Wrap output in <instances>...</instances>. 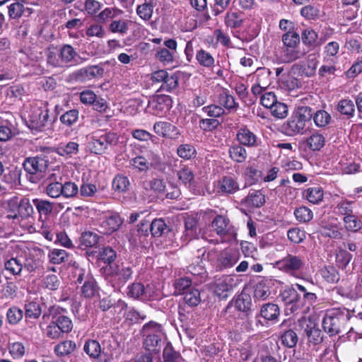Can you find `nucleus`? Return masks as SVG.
Wrapping results in <instances>:
<instances>
[{
    "mask_svg": "<svg viewBox=\"0 0 362 362\" xmlns=\"http://www.w3.org/2000/svg\"><path fill=\"white\" fill-rule=\"evenodd\" d=\"M351 317V312L346 308L339 307L328 310L322 320L323 329L330 337L339 334Z\"/></svg>",
    "mask_w": 362,
    "mask_h": 362,
    "instance_id": "f257e3e1",
    "label": "nucleus"
},
{
    "mask_svg": "<svg viewBox=\"0 0 362 362\" xmlns=\"http://www.w3.org/2000/svg\"><path fill=\"white\" fill-rule=\"evenodd\" d=\"M23 166L28 180L33 183L39 182L45 175V161L41 156L26 158Z\"/></svg>",
    "mask_w": 362,
    "mask_h": 362,
    "instance_id": "f03ea898",
    "label": "nucleus"
},
{
    "mask_svg": "<svg viewBox=\"0 0 362 362\" xmlns=\"http://www.w3.org/2000/svg\"><path fill=\"white\" fill-rule=\"evenodd\" d=\"M317 65V56L315 53H312L305 60L293 64L291 70L294 74L310 78L315 74Z\"/></svg>",
    "mask_w": 362,
    "mask_h": 362,
    "instance_id": "7ed1b4c3",
    "label": "nucleus"
},
{
    "mask_svg": "<svg viewBox=\"0 0 362 362\" xmlns=\"http://www.w3.org/2000/svg\"><path fill=\"white\" fill-rule=\"evenodd\" d=\"M172 100L169 95H156L148 100L146 111L151 115L160 116L168 111Z\"/></svg>",
    "mask_w": 362,
    "mask_h": 362,
    "instance_id": "20e7f679",
    "label": "nucleus"
},
{
    "mask_svg": "<svg viewBox=\"0 0 362 362\" xmlns=\"http://www.w3.org/2000/svg\"><path fill=\"white\" fill-rule=\"evenodd\" d=\"M48 170L47 174V194L52 198L59 197L63 192L62 177L59 169Z\"/></svg>",
    "mask_w": 362,
    "mask_h": 362,
    "instance_id": "39448f33",
    "label": "nucleus"
},
{
    "mask_svg": "<svg viewBox=\"0 0 362 362\" xmlns=\"http://www.w3.org/2000/svg\"><path fill=\"white\" fill-rule=\"evenodd\" d=\"M234 302L235 308L240 312L239 317L249 319L252 313V300L249 294L242 293L238 295L234 301H231L226 307L228 309Z\"/></svg>",
    "mask_w": 362,
    "mask_h": 362,
    "instance_id": "423d86ee",
    "label": "nucleus"
},
{
    "mask_svg": "<svg viewBox=\"0 0 362 362\" xmlns=\"http://www.w3.org/2000/svg\"><path fill=\"white\" fill-rule=\"evenodd\" d=\"M104 269L107 274L115 276L122 284L131 279L133 274L132 267L117 264L106 266Z\"/></svg>",
    "mask_w": 362,
    "mask_h": 362,
    "instance_id": "0eeeda50",
    "label": "nucleus"
},
{
    "mask_svg": "<svg viewBox=\"0 0 362 362\" xmlns=\"http://www.w3.org/2000/svg\"><path fill=\"white\" fill-rule=\"evenodd\" d=\"M276 264L280 269L289 273L301 269L304 265V260L300 256L288 254Z\"/></svg>",
    "mask_w": 362,
    "mask_h": 362,
    "instance_id": "6e6552de",
    "label": "nucleus"
},
{
    "mask_svg": "<svg viewBox=\"0 0 362 362\" xmlns=\"http://www.w3.org/2000/svg\"><path fill=\"white\" fill-rule=\"evenodd\" d=\"M44 252L40 248H33L29 251L28 255L24 257V268L28 272H33L40 267H42Z\"/></svg>",
    "mask_w": 362,
    "mask_h": 362,
    "instance_id": "1a4fd4ad",
    "label": "nucleus"
},
{
    "mask_svg": "<svg viewBox=\"0 0 362 362\" xmlns=\"http://www.w3.org/2000/svg\"><path fill=\"white\" fill-rule=\"evenodd\" d=\"M300 323L303 327H304V324H306L304 327V333L309 344L318 345L323 341L324 334L315 324H313L310 321L309 322V324H307L306 320L300 322Z\"/></svg>",
    "mask_w": 362,
    "mask_h": 362,
    "instance_id": "9d476101",
    "label": "nucleus"
},
{
    "mask_svg": "<svg viewBox=\"0 0 362 362\" xmlns=\"http://www.w3.org/2000/svg\"><path fill=\"white\" fill-rule=\"evenodd\" d=\"M234 285V279L231 276H223L216 281L214 293L220 298L226 299L233 291Z\"/></svg>",
    "mask_w": 362,
    "mask_h": 362,
    "instance_id": "9b49d317",
    "label": "nucleus"
},
{
    "mask_svg": "<svg viewBox=\"0 0 362 362\" xmlns=\"http://www.w3.org/2000/svg\"><path fill=\"white\" fill-rule=\"evenodd\" d=\"M127 296L134 299L148 301L151 298L149 291V285L146 287L139 282H135L128 286Z\"/></svg>",
    "mask_w": 362,
    "mask_h": 362,
    "instance_id": "f8f14e48",
    "label": "nucleus"
},
{
    "mask_svg": "<svg viewBox=\"0 0 362 362\" xmlns=\"http://www.w3.org/2000/svg\"><path fill=\"white\" fill-rule=\"evenodd\" d=\"M282 299L285 303L291 305V310L295 312L303 307V299L298 293L294 288H288L285 289L281 293Z\"/></svg>",
    "mask_w": 362,
    "mask_h": 362,
    "instance_id": "ddd939ff",
    "label": "nucleus"
},
{
    "mask_svg": "<svg viewBox=\"0 0 362 362\" xmlns=\"http://www.w3.org/2000/svg\"><path fill=\"white\" fill-rule=\"evenodd\" d=\"M281 131L284 134L289 136H293L297 134H303L305 132V127L297 119L296 117L292 115L281 126Z\"/></svg>",
    "mask_w": 362,
    "mask_h": 362,
    "instance_id": "4468645a",
    "label": "nucleus"
},
{
    "mask_svg": "<svg viewBox=\"0 0 362 362\" xmlns=\"http://www.w3.org/2000/svg\"><path fill=\"white\" fill-rule=\"evenodd\" d=\"M200 228L198 224V220L193 216H187L185 219V231L182 238L185 241H189L197 238L200 233Z\"/></svg>",
    "mask_w": 362,
    "mask_h": 362,
    "instance_id": "2eb2a0df",
    "label": "nucleus"
},
{
    "mask_svg": "<svg viewBox=\"0 0 362 362\" xmlns=\"http://www.w3.org/2000/svg\"><path fill=\"white\" fill-rule=\"evenodd\" d=\"M308 50L305 48L300 49V46L282 47V58L285 63H292L298 59L303 58Z\"/></svg>",
    "mask_w": 362,
    "mask_h": 362,
    "instance_id": "dca6fc26",
    "label": "nucleus"
},
{
    "mask_svg": "<svg viewBox=\"0 0 362 362\" xmlns=\"http://www.w3.org/2000/svg\"><path fill=\"white\" fill-rule=\"evenodd\" d=\"M280 308L278 305L272 303L264 304L260 309L259 314L256 316L263 317L265 320L276 322L280 316Z\"/></svg>",
    "mask_w": 362,
    "mask_h": 362,
    "instance_id": "f3484780",
    "label": "nucleus"
},
{
    "mask_svg": "<svg viewBox=\"0 0 362 362\" xmlns=\"http://www.w3.org/2000/svg\"><path fill=\"white\" fill-rule=\"evenodd\" d=\"M217 188L218 192L223 194H232L240 189L237 180L230 176H224L218 181Z\"/></svg>",
    "mask_w": 362,
    "mask_h": 362,
    "instance_id": "a211bd4d",
    "label": "nucleus"
},
{
    "mask_svg": "<svg viewBox=\"0 0 362 362\" xmlns=\"http://www.w3.org/2000/svg\"><path fill=\"white\" fill-rule=\"evenodd\" d=\"M240 203L247 207L260 208L265 203L264 195L259 190H252Z\"/></svg>",
    "mask_w": 362,
    "mask_h": 362,
    "instance_id": "6ab92c4d",
    "label": "nucleus"
},
{
    "mask_svg": "<svg viewBox=\"0 0 362 362\" xmlns=\"http://www.w3.org/2000/svg\"><path fill=\"white\" fill-rule=\"evenodd\" d=\"M144 347L147 351L152 352L153 354L159 353L161 348V343L163 339L165 337L158 336V335H144Z\"/></svg>",
    "mask_w": 362,
    "mask_h": 362,
    "instance_id": "aec40b11",
    "label": "nucleus"
},
{
    "mask_svg": "<svg viewBox=\"0 0 362 362\" xmlns=\"http://www.w3.org/2000/svg\"><path fill=\"white\" fill-rule=\"evenodd\" d=\"M211 227L220 236H224L229 233L230 221L223 216H216L211 222Z\"/></svg>",
    "mask_w": 362,
    "mask_h": 362,
    "instance_id": "412c9836",
    "label": "nucleus"
},
{
    "mask_svg": "<svg viewBox=\"0 0 362 362\" xmlns=\"http://www.w3.org/2000/svg\"><path fill=\"white\" fill-rule=\"evenodd\" d=\"M236 137L238 141L242 145L250 147L257 146V139L256 135L247 128L240 129L238 131Z\"/></svg>",
    "mask_w": 362,
    "mask_h": 362,
    "instance_id": "4be33fe9",
    "label": "nucleus"
},
{
    "mask_svg": "<svg viewBox=\"0 0 362 362\" xmlns=\"http://www.w3.org/2000/svg\"><path fill=\"white\" fill-rule=\"evenodd\" d=\"M301 40L305 47L312 49L321 44L318 42L317 33L312 28H305L302 31Z\"/></svg>",
    "mask_w": 362,
    "mask_h": 362,
    "instance_id": "5701e85b",
    "label": "nucleus"
},
{
    "mask_svg": "<svg viewBox=\"0 0 362 362\" xmlns=\"http://www.w3.org/2000/svg\"><path fill=\"white\" fill-rule=\"evenodd\" d=\"M98 288L95 279L90 274L86 275V280L81 286V295L86 298H91L98 293Z\"/></svg>",
    "mask_w": 362,
    "mask_h": 362,
    "instance_id": "b1692460",
    "label": "nucleus"
},
{
    "mask_svg": "<svg viewBox=\"0 0 362 362\" xmlns=\"http://www.w3.org/2000/svg\"><path fill=\"white\" fill-rule=\"evenodd\" d=\"M24 257H12L4 263L5 269L13 275H19L24 267Z\"/></svg>",
    "mask_w": 362,
    "mask_h": 362,
    "instance_id": "393cba45",
    "label": "nucleus"
},
{
    "mask_svg": "<svg viewBox=\"0 0 362 362\" xmlns=\"http://www.w3.org/2000/svg\"><path fill=\"white\" fill-rule=\"evenodd\" d=\"M59 46L51 44L47 47V63L53 67H62V60H60Z\"/></svg>",
    "mask_w": 362,
    "mask_h": 362,
    "instance_id": "a878e982",
    "label": "nucleus"
},
{
    "mask_svg": "<svg viewBox=\"0 0 362 362\" xmlns=\"http://www.w3.org/2000/svg\"><path fill=\"white\" fill-rule=\"evenodd\" d=\"M170 231L163 218H156L151 222V233L153 237H160Z\"/></svg>",
    "mask_w": 362,
    "mask_h": 362,
    "instance_id": "bb28decb",
    "label": "nucleus"
},
{
    "mask_svg": "<svg viewBox=\"0 0 362 362\" xmlns=\"http://www.w3.org/2000/svg\"><path fill=\"white\" fill-rule=\"evenodd\" d=\"M100 236L93 232H83L80 237V247L85 249L86 247H93L97 245Z\"/></svg>",
    "mask_w": 362,
    "mask_h": 362,
    "instance_id": "cd10ccee",
    "label": "nucleus"
},
{
    "mask_svg": "<svg viewBox=\"0 0 362 362\" xmlns=\"http://www.w3.org/2000/svg\"><path fill=\"white\" fill-rule=\"evenodd\" d=\"M76 348V343L66 340L57 344L54 348V351L57 356L63 357L70 355Z\"/></svg>",
    "mask_w": 362,
    "mask_h": 362,
    "instance_id": "c85d7f7f",
    "label": "nucleus"
},
{
    "mask_svg": "<svg viewBox=\"0 0 362 362\" xmlns=\"http://www.w3.org/2000/svg\"><path fill=\"white\" fill-rule=\"evenodd\" d=\"M142 334L144 335H158L166 337L163 325L155 321H150L146 323L141 329Z\"/></svg>",
    "mask_w": 362,
    "mask_h": 362,
    "instance_id": "c756f323",
    "label": "nucleus"
},
{
    "mask_svg": "<svg viewBox=\"0 0 362 362\" xmlns=\"http://www.w3.org/2000/svg\"><path fill=\"white\" fill-rule=\"evenodd\" d=\"M224 22L228 28H238L243 23V13L240 12L228 11L225 16Z\"/></svg>",
    "mask_w": 362,
    "mask_h": 362,
    "instance_id": "7c9ffc66",
    "label": "nucleus"
},
{
    "mask_svg": "<svg viewBox=\"0 0 362 362\" xmlns=\"http://www.w3.org/2000/svg\"><path fill=\"white\" fill-rule=\"evenodd\" d=\"M90 146L91 152L95 154H101L107 149L103 135H98L97 133L93 134L91 136Z\"/></svg>",
    "mask_w": 362,
    "mask_h": 362,
    "instance_id": "2f4dec72",
    "label": "nucleus"
},
{
    "mask_svg": "<svg viewBox=\"0 0 362 362\" xmlns=\"http://www.w3.org/2000/svg\"><path fill=\"white\" fill-rule=\"evenodd\" d=\"M283 47L300 46V37L299 34L291 28L282 35Z\"/></svg>",
    "mask_w": 362,
    "mask_h": 362,
    "instance_id": "473e14b6",
    "label": "nucleus"
},
{
    "mask_svg": "<svg viewBox=\"0 0 362 362\" xmlns=\"http://www.w3.org/2000/svg\"><path fill=\"white\" fill-rule=\"evenodd\" d=\"M337 110L341 115L350 118L354 115L355 105L352 100L344 99L338 103Z\"/></svg>",
    "mask_w": 362,
    "mask_h": 362,
    "instance_id": "72a5a7b5",
    "label": "nucleus"
},
{
    "mask_svg": "<svg viewBox=\"0 0 362 362\" xmlns=\"http://www.w3.org/2000/svg\"><path fill=\"white\" fill-rule=\"evenodd\" d=\"M280 338L282 344L288 348L296 346L298 341L297 333L291 328L284 331Z\"/></svg>",
    "mask_w": 362,
    "mask_h": 362,
    "instance_id": "f704fd0d",
    "label": "nucleus"
},
{
    "mask_svg": "<svg viewBox=\"0 0 362 362\" xmlns=\"http://www.w3.org/2000/svg\"><path fill=\"white\" fill-rule=\"evenodd\" d=\"M293 115L305 127L306 123L310 122L313 118V110L310 107L300 106Z\"/></svg>",
    "mask_w": 362,
    "mask_h": 362,
    "instance_id": "c9c22d12",
    "label": "nucleus"
},
{
    "mask_svg": "<svg viewBox=\"0 0 362 362\" xmlns=\"http://www.w3.org/2000/svg\"><path fill=\"white\" fill-rule=\"evenodd\" d=\"M307 145L308 148L313 151H320L325 144V139L323 135L315 133L307 139Z\"/></svg>",
    "mask_w": 362,
    "mask_h": 362,
    "instance_id": "e433bc0d",
    "label": "nucleus"
},
{
    "mask_svg": "<svg viewBox=\"0 0 362 362\" xmlns=\"http://www.w3.org/2000/svg\"><path fill=\"white\" fill-rule=\"evenodd\" d=\"M8 9V16L13 19L21 18L25 11L28 13H31L30 8H25L24 5L18 1L11 4Z\"/></svg>",
    "mask_w": 362,
    "mask_h": 362,
    "instance_id": "4c0bfd02",
    "label": "nucleus"
},
{
    "mask_svg": "<svg viewBox=\"0 0 362 362\" xmlns=\"http://www.w3.org/2000/svg\"><path fill=\"white\" fill-rule=\"evenodd\" d=\"M164 362H179L182 359L180 354L175 351L170 342H168L163 351Z\"/></svg>",
    "mask_w": 362,
    "mask_h": 362,
    "instance_id": "58836bf2",
    "label": "nucleus"
},
{
    "mask_svg": "<svg viewBox=\"0 0 362 362\" xmlns=\"http://www.w3.org/2000/svg\"><path fill=\"white\" fill-rule=\"evenodd\" d=\"M228 153L231 159L237 163H243L247 158L246 150L240 145L230 146Z\"/></svg>",
    "mask_w": 362,
    "mask_h": 362,
    "instance_id": "ea45409f",
    "label": "nucleus"
},
{
    "mask_svg": "<svg viewBox=\"0 0 362 362\" xmlns=\"http://www.w3.org/2000/svg\"><path fill=\"white\" fill-rule=\"evenodd\" d=\"M59 55L60 60H62V64L64 62H71L78 55L74 47L69 45H64L62 47H59Z\"/></svg>",
    "mask_w": 362,
    "mask_h": 362,
    "instance_id": "a19ab883",
    "label": "nucleus"
},
{
    "mask_svg": "<svg viewBox=\"0 0 362 362\" xmlns=\"http://www.w3.org/2000/svg\"><path fill=\"white\" fill-rule=\"evenodd\" d=\"M21 204V199L18 197L14 196L7 202L8 218H18V211Z\"/></svg>",
    "mask_w": 362,
    "mask_h": 362,
    "instance_id": "79ce46f5",
    "label": "nucleus"
},
{
    "mask_svg": "<svg viewBox=\"0 0 362 362\" xmlns=\"http://www.w3.org/2000/svg\"><path fill=\"white\" fill-rule=\"evenodd\" d=\"M313 121L318 127H325L328 125L331 121V115L325 110H320L313 112Z\"/></svg>",
    "mask_w": 362,
    "mask_h": 362,
    "instance_id": "37998d69",
    "label": "nucleus"
},
{
    "mask_svg": "<svg viewBox=\"0 0 362 362\" xmlns=\"http://www.w3.org/2000/svg\"><path fill=\"white\" fill-rule=\"evenodd\" d=\"M218 103L220 106L224 107L229 111L235 110L238 105L235 103L234 97L226 92H223L218 95Z\"/></svg>",
    "mask_w": 362,
    "mask_h": 362,
    "instance_id": "c03bdc74",
    "label": "nucleus"
},
{
    "mask_svg": "<svg viewBox=\"0 0 362 362\" xmlns=\"http://www.w3.org/2000/svg\"><path fill=\"white\" fill-rule=\"evenodd\" d=\"M175 129V127L167 122H158L154 124L155 132L163 137L170 136V134Z\"/></svg>",
    "mask_w": 362,
    "mask_h": 362,
    "instance_id": "a18cd8bd",
    "label": "nucleus"
},
{
    "mask_svg": "<svg viewBox=\"0 0 362 362\" xmlns=\"http://www.w3.org/2000/svg\"><path fill=\"white\" fill-rule=\"evenodd\" d=\"M280 80L284 87L288 90L299 88L302 86L301 81L291 74L282 75Z\"/></svg>",
    "mask_w": 362,
    "mask_h": 362,
    "instance_id": "49530a36",
    "label": "nucleus"
},
{
    "mask_svg": "<svg viewBox=\"0 0 362 362\" xmlns=\"http://www.w3.org/2000/svg\"><path fill=\"white\" fill-rule=\"evenodd\" d=\"M343 221L346 228L351 232H357L362 228V221L355 215L344 216Z\"/></svg>",
    "mask_w": 362,
    "mask_h": 362,
    "instance_id": "de8ad7c7",
    "label": "nucleus"
},
{
    "mask_svg": "<svg viewBox=\"0 0 362 362\" xmlns=\"http://www.w3.org/2000/svg\"><path fill=\"white\" fill-rule=\"evenodd\" d=\"M48 257L51 264H59L67 259L68 254L64 250L53 249L49 252Z\"/></svg>",
    "mask_w": 362,
    "mask_h": 362,
    "instance_id": "09e8293b",
    "label": "nucleus"
},
{
    "mask_svg": "<svg viewBox=\"0 0 362 362\" xmlns=\"http://www.w3.org/2000/svg\"><path fill=\"white\" fill-rule=\"evenodd\" d=\"M83 350L90 358H98L101 353L100 345L95 340H88L86 341L84 345Z\"/></svg>",
    "mask_w": 362,
    "mask_h": 362,
    "instance_id": "8fccbe9b",
    "label": "nucleus"
},
{
    "mask_svg": "<svg viewBox=\"0 0 362 362\" xmlns=\"http://www.w3.org/2000/svg\"><path fill=\"white\" fill-rule=\"evenodd\" d=\"M218 262L220 269H223L232 267L236 262L235 258L228 251H223L218 257Z\"/></svg>",
    "mask_w": 362,
    "mask_h": 362,
    "instance_id": "3c124183",
    "label": "nucleus"
},
{
    "mask_svg": "<svg viewBox=\"0 0 362 362\" xmlns=\"http://www.w3.org/2000/svg\"><path fill=\"white\" fill-rule=\"evenodd\" d=\"M129 185L130 183L127 177L122 175H116L112 181L113 189L119 192L127 191Z\"/></svg>",
    "mask_w": 362,
    "mask_h": 362,
    "instance_id": "603ef678",
    "label": "nucleus"
},
{
    "mask_svg": "<svg viewBox=\"0 0 362 362\" xmlns=\"http://www.w3.org/2000/svg\"><path fill=\"white\" fill-rule=\"evenodd\" d=\"M269 286L267 285L264 281L258 282L254 290V298L257 300H264L270 295Z\"/></svg>",
    "mask_w": 362,
    "mask_h": 362,
    "instance_id": "864d4df0",
    "label": "nucleus"
},
{
    "mask_svg": "<svg viewBox=\"0 0 362 362\" xmlns=\"http://www.w3.org/2000/svg\"><path fill=\"white\" fill-rule=\"evenodd\" d=\"M306 199L313 204H318L323 199V190L320 187L308 188L306 190Z\"/></svg>",
    "mask_w": 362,
    "mask_h": 362,
    "instance_id": "5fc2aeb1",
    "label": "nucleus"
},
{
    "mask_svg": "<svg viewBox=\"0 0 362 362\" xmlns=\"http://www.w3.org/2000/svg\"><path fill=\"white\" fill-rule=\"evenodd\" d=\"M23 312L18 307L13 306L6 312V320L11 325H17L23 318Z\"/></svg>",
    "mask_w": 362,
    "mask_h": 362,
    "instance_id": "6e6d98bb",
    "label": "nucleus"
},
{
    "mask_svg": "<svg viewBox=\"0 0 362 362\" xmlns=\"http://www.w3.org/2000/svg\"><path fill=\"white\" fill-rule=\"evenodd\" d=\"M146 189H151L158 193L164 192L166 189L165 182L162 179L153 178L144 183Z\"/></svg>",
    "mask_w": 362,
    "mask_h": 362,
    "instance_id": "4d7b16f0",
    "label": "nucleus"
},
{
    "mask_svg": "<svg viewBox=\"0 0 362 362\" xmlns=\"http://www.w3.org/2000/svg\"><path fill=\"white\" fill-rule=\"evenodd\" d=\"M153 5L151 2L139 5L136 8L137 15L144 21H148L153 15Z\"/></svg>",
    "mask_w": 362,
    "mask_h": 362,
    "instance_id": "13d9d810",
    "label": "nucleus"
},
{
    "mask_svg": "<svg viewBox=\"0 0 362 362\" xmlns=\"http://www.w3.org/2000/svg\"><path fill=\"white\" fill-rule=\"evenodd\" d=\"M323 279L328 283H336L339 280V274L334 267H327L320 272Z\"/></svg>",
    "mask_w": 362,
    "mask_h": 362,
    "instance_id": "bf43d9fd",
    "label": "nucleus"
},
{
    "mask_svg": "<svg viewBox=\"0 0 362 362\" xmlns=\"http://www.w3.org/2000/svg\"><path fill=\"white\" fill-rule=\"evenodd\" d=\"M184 300L190 306H197L201 302L200 292L197 289L191 288L185 293Z\"/></svg>",
    "mask_w": 362,
    "mask_h": 362,
    "instance_id": "052dcab7",
    "label": "nucleus"
},
{
    "mask_svg": "<svg viewBox=\"0 0 362 362\" xmlns=\"http://www.w3.org/2000/svg\"><path fill=\"white\" fill-rule=\"evenodd\" d=\"M196 59L200 65L205 67H211L214 64L212 55L204 49L197 52Z\"/></svg>",
    "mask_w": 362,
    "mask_h": 362,
    "instance_id": "680f3d73",
    "label": "nucleus"
},
{
    "mask_svg": "<svg viewBox=\"0 0 362 362\" xmlns=\"http://www.w3.org/2000/svg\"><path fill=\"white\" fill-rule=\"evenodd\" d=\"M175 54L174 51H170L167 48H161L157 51L156 57L161 63L164 64H170L174 60Z\"/></svg>",
    "mask_w": 362,
    "mask_h": 362,
    "instance_id": "e2e57ef3",
    "label": "nucleus"
},
{
    "mask_svg": "<svg viewBox=\"0 0 362 362\" xmlns=\"http://www.w3.org/2000/svg\"><path fill=\"white\" fill-rule=\"evenodd\" d=\"M353 255L345 249H340L337 253L336 262L339 267L345 269L352 259Z\"/></svg>",
    "mask_w": 362,
    "mask_h": 362,
    "instance_id": "0e129e2a",
    "label": "nucleus"
},
{
    "mask_svg": "<svg viewBox=\"0 0 362 362\" xmlns=\"http://www.w3.org/2000/svg\"><path fill=\"white\" fill-rule=\"evenodd\" d=\"M177 155L184 159H190L195 156V148L190 144H181L177 149Z\"/></svg>",
    "mask_w": 362,
    "mask_h": 362,
    "instance_id": "69168bd1",
    "label": "nucleus"
},
{
    "mask_svg": "<svg viewBox=\"0 0 362 362\" xmlns=\"http://www.w3.org/2000/svg\"><path fill=\"white\" fill-rule=\"evenodd\" d=\"M296 219L303 223L310 221L313 218L312 211L306 206H301L296 209L294 211Z\"/></svg>",
    "mask_w": 362,
    "mask_h": 362,
    "instance_id": "338daca9",
    "label": "nucleus"
},
{
    "mask_svg": "<svg viewBox=\"0 0 362 362\" xmlns=\"http://www.w3.org/2000/svg\"><path fill=\"white\" fill-rule=\"evenodd\" d=\"M100 259L104 263H107V266L112 265V263L116 258V252L110 247H105L99 253Z\"/></svg>",
    "mask_w": 362,
    "mask_h": 362,
    "instance_id": "774afa93",
    "label": "nucleus"
}]
</instances>
